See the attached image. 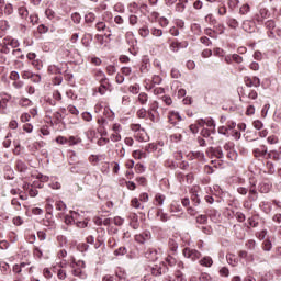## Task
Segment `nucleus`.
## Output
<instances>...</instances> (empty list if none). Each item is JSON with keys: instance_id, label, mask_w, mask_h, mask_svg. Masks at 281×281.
<instances>
[{"instance_id": "obj_46", "label": "nucleus", "mask_w": 281, "mask_h": 281, "mask_svg": "<svg viewBox=\"0 0 281 281\" xmlns=\"http://www.w3.org/2000/svg\"><path fill=\"white\" fill-rule=\"evenodd\" d=\"M134 137H136L138 142H146V130H144V133L138 132L134 134Z\"/></svg>"}, {"instance_id": "obj_4", "label": "nucleus", "mask_w": 281, "mask_h": 281, "mask_svg": "<svg viewBox=\"0 0 281 281\" xmlns=\"http://www.w3.org/2000/svg\"><path fill=\"white\" fill-rule=\"evenodd\" d=\"M269 149L266 147V145H260L252 150V155L256 157V159H267Z\"/></svg>"}, {"instance_id": "obj_21", "label": "nucleus", "mask_w": 281, "mask_h": 281, "mask_svg": "<svg viewBox=\"0 0 281 281\" xmlns=\"http://www.w3.org/2000/svg\"><path fill=\"white\" fill-rule=\"evenodd\" d=\"M266 159H272V161H280L281 160L280 151L276 149L268 151V156Z\"/></svg>"}, {"instance_id": "obj_12", "label": "nucleus", "mask_w": 281, "mask_h": 281, "mask_svg": "<svg viewBox=\"0 0 281 281\" xmlns=\"http://www.w3.org/2000/svg\"><path fill=\"white\" fill-rule=\"evenodd\" d=\"M44 227H47V229H56V222L52 220V213H47L45 218L43 220Z\"/></svg>"}, {"instance_id": "obj_40", "label": "nucleus", "mask_w": 281, "mask_h": 281, "mask_svg": "<svg viewBox=\"0 0 281 281\" xmlns=\"http://www.w3.org/2000/svg\"><path fill=\"white\" fill-rule=\"evenodd\" d=\"M133 157L134 159H146V153L142 151V150H134L133 151Z\"/></svg>"}, {"instance_id": "obj_55", "label": "nucleus", "mask_w": 281, "mask_h": 281, "mask_svg": "<svg viewBox=\"0 0 281 281\" xmlns=\"http://www.w3.org/2000/svg\"><path fill=\"white\" fill-rule=\"evenodd\" d=\"M170 212L175 213V212H181V205H179V203L173 202L170 205Z\"/></svg>"}, {"instance_id": "obj_11", "label": "nucleus", "mask_w": 281, "mask_h": 281, "mask_svg": "<svg viewBox=\"0 0 281 281\" xmlns=\"http://www.w3.org/2000/svg\"><path fill=\"white\" fill-rule=\"evenodd\" d=\"M168 120L175 126V125L179 124V122H181V120H183V119L181 117V114H179V112L170 111L168 113Z\"/></svg>"}, {"instance_id": "obj_10", "label": "nucleus", "mask_w": 281, "mask_h": 281, "mask_svg": "<svg viewBox=\"0 0 281 281\" xmlns=\"http://www.w3.org/2000/svg\"><path fill=\"white\" fill-rule=\"evenodd\" d=\"M244 82H245L246 87H249V88L260 87V78H258V77H252V78L251 77H245Z\"/></svg>"}, {"instance_id": "obj_3", "label": "nucleus", "mask_w": 281, "mask_h": 281, "mask_svg": "<svg viewBox=\"0 0 281 281\" xmlns=\"http://www.w3.org/2000/svg\"><path fill=\"white\" fill-rule=\"evenodd\" d=\"M182 254L184 258L192 260V262H196L201 258V251L192 248H184Z\"/></svg>"}, {"instance_id": "obj_31", "label": "nucleus", "mask_w": 281, "mask_h": 281, "mask_svg": "<svg viewBox=\"0 0 281 281\" xmlns=\"http://www.w3.org/2000/svg\"><path fill=\"white\" fill-rule=\"evenodd\" d=\"M18 172H27V165L22 160L16 161Z\"/></svg>"}, {"instance_id": "obj_25", "label": "nucleus", "mask_w": 281, "mask_h": 281, "mask_svg": "<svg viewBox=\"0 0 281 281\" xmlns=\"http://www.w3.org/2000/svg\"><path fill=\"white\" fill-rule=\"evenodd\" d=\"M166 201V195L161 193H157L155 195V204L161 207L164 205V202Z\"/></svg>"}, {"instance_id": "obj_1", "label": "nucleus", "mask_w": 281, "mask_h": 281, "mask_svg": "<svg viewBox=\"0 0 281 281\" xmlns=\"http://www.w3.org/2000/svg\"><path fill=\"white\" fill-rule=\"evenodd\" d=\"M86 265L83 260H76V258H71L70 260V268L72 276L76 278H80L81 280H87V273L82 271L85 269Z\"/></svg>"}, {"instance_id": "obj_58", "label": "nucleus", "mask_w": 281, "mask_h": 281, "mask_svg": "<svg viewBox=\"0 0 281 281\" xmlns=\"http://www.w3.org/2000/svg\"><path fill=\"white\" fill-rule=\"evenodd\" d=\"M200 281H212V276H210L207 272H202L199 277Z\"/></svg>"}, {"instance_id": "obj_49", "label": "nucleus", "mask_w": 281, "mask_h": 281, "mask_svg": "<svg viewBox=\"0 0 281 281\" xmlns=\"http://www.w3.org/2000/svg\"><path fill=\"white\" fill-rule=\"evenodd\" d=\"M150 33L153 34V36H156V37H161L164 36V31L161 29H156V27H153L150 30Z\"/></svg>"}, {"instance_id": "obj_39", "label": "nucleus", "mask_w": 281, "mask_h": 281, "mask_svg": "<svg viewBox=\"0 0 281 281\" xmlns=\"http://www.w3.org/2000/svg\"><path fill=\"white\" fill-rule=\"evenodd\" d=\"M82 214H83L82 212L79 213V212L74 211L75 225H77V223L85 221V216H82Z\"/></svg>"}, {"instance_id": "obj_29", "label": "nucleus", "mask_w": 281, "mask_h": 281, "mask_svg": "<svg viewBox=\"0 0 281 281\" xmlns=\"http://www.w3.org/2000/svg\"><path fill=\"white\" fill-rule=\"evenodd\" d=\"M138 102L142 105H146L148 104V94L146 92H140L138 94Z\"/></svg>"}, {"instance_id": "obj_28", "label": "nucleus", "mask_w": 281, "mask_h": 281, "mask_svg": "<svg viewBox=\"0 0 281 281\" xmlns=\"http://www.w3.org/2000/svg\"><path fill=\"white\" fill-rule=\"evenodd\" d=\"M248 200L249 201H258V191L256 190V188L249 189Z\"/></svg>"}, {"instance_id": "obj_2", "label": "nucleus", "mask_w": 281, "mask_h": 281, "mask_svg": "<svg viewBox=\"0 0 281 281\" xmlns=\"http://www.w3.org/2000/svg\"><path fill=\"white\" fill-rule=\"evenodd\" d=\"M269 16H271L269 9L259 8L258 12L252 16V21L258 23V25H262L265 23V20L269 19Z\"/></svg>"}, {"instance_id": "obj_16", "label": "nucleus", "mask_w": 281, "mask_h": 281, "mask_svg": "<svg viewBox=\"0 0 281 281\" xmlns=\"http://www.w3.org/2000/svg\"><path fill=\"white\" fill-rule=\"evenodd\" d=\"M100 87H99V93L100 95H104L106 91L111 89V83H109V79H105L103 81H100Z\"/></svg>"}, {"instance_id": "obj_18", "label": "nucleus", "mask_w": 281, "mask_h": 281, "mask_svg": "<svg viewBox=\"0 0 281 281\" xmlns=\"http://www.w3.org/2000/svg\"><path fill=\"white\" fill-rule=\"evenodd\" d=\"M199 265L201 267H206L207 269H210V267H212V265H214V260L212 259V257L210 256H204L200 261Z\"/></svg>"}, {"instance_id": "obj_61", "label": "nucleus", "mask_w": 281, "mask_h": 281, "mask_svg": "<svg viewBox=\"0 0 281 281\" xmlns=\"http://www.w3.org/2000/svg\"><path fill=\"white\" fill-rule=\"evenodd\" d=\"M110 139L111 142H121L122 135H120V133L117 132H114L113 134H111Z\"/></svg>"}, {"instance_id": "obj_44", "label": "nucleus", "mask_w": 281, "mask_h": 281, "mask_svg": "<svg viewBox=\"0 0 281 281\" xmlns=\"http://www.w3.org/2000/svg\"><path fill=\"white\" fill-rule=\"evenodd\" d=\"M136 115L139 120H144L146 117V115H148V112L146 111V109L140 108L137 112Z\"/></svg>"}, {"instance_id": "obj_52", "label": "nucleus", "mask_w": 281, "mask_h": 281, "mask_svg": "<svg viewBox=\"0 0 281 281\" xmlns=\"http://www.w3.org/2000/svg\"><path fill=\"white\" fill-rule=\"evenodd\" d=\"M114 12H119L120 14H124V4L119 2L113 8Z\"/></svg>"}, {"instance_id": "obj_15", "label": "nucleus", "mask_w": 281, "mask_h": 281, "mask_svg": "<svg viewBox=\"0 0 281 281\" xmlns=\"http://www.w3.org/2000/svg\"><path fill=\"white\" fill-rule=\"evenodd\" d=\"M148 271L151 276H161L164 273V268H161V265H154L148 267Z\"/></svg>"}, {"instance_id": "obj_51", "label": "nucleus", "mask_w": 281, "mask_h": 281, "mask_svg": "<svg viewBox=\"0 0 281 281\" xmlns=\"http://www.w3.org/2000/svg\"><path fill=\"white\" fill-rule=\"evenodd\" d=\"M95 78L97 80H99V82H102L104 80H108L106 79V75H104V72L102 70H98L97 74H95Z\"/></svg>"}, {"instance_id": "obj_36", "label": "nucleus", "mask_w": 281, "mask_h": 281, "mask_svg": "<svg viewBox=\"0 0 281 281\" xmlns=\"http://www.w3.org/2000/svg\"><path fill=\"white\" fill-rule=\"evenodd\" d=\"M260 207H261V210H262L266 214H269V213L271 212V210H272L271 203H269V202H261V203H260Z\"/></svg>"}, {"instance_id": "obj_63", "label": "nucleus", "mask_w": 281, "mask_h": 281, "mask_svg": "<svg viewBox=\"0 0 281 281\" xmlns=\"http://www.w3.org/2000/svg\"><path fill=\"white\" fill-rule=\"evenodd\" d=\"M175 281H187V280L181 271H177Z\"/></svg>"}, {"instance_id": "obj_45", "label": "nucleus", "mask_w": 281, "mask_h": 281, "mask_svg": "<svg viewBox=\"0 0 281 281\" xmlns=\"http://www.w3.org/2000/svg\"><path fill=\"white\" fill-rule=\"evenodd\" d=\"M34 72H32V70L27 69V70H23L21 72V77L23 78V80H30V78H32Z\"/></svg>"}, {"instance_id": "obj_27", "label": "nucleus", "mask_w": 281, "mask_h": 281, "mask_svg": "<svg viewBox=\"0 0 281 281\" xmlns=\"http://www.w3.org/2000/svg\"><path fill=\"white\" fill-rule=\"evenodd\" d=\"M138 34L139 36H142L143 38H147V36L150 35V29H148V26L144 25L143 27H140L138 30Z\"/></svg>"}, {"instance_id": "obj_57", "label": "nucleus", "mask_w": 281, "mask_h": 281, "mask_svg": "<svg viewBox=\"0 0 281 281\" xmlns=\"http://www.w3.org/2000/svg\"><path fill=\"white\" fill-rule=\"evenodd\" d=\"M128 21H130V25H137V21H139V18H137V15H135V13H132L128 16Z\"/></svg>"}, {"instance_id": "obj_20", "label": "nucleus", "mask_w": 281, "mask_h": 281, "mask_svg": "<svg viewBox=\"0 0 281 281\" xmlns=\"http://www.w3.org/2000/svg\"><path fill=\"white\" fill-rule=\"evenodd\" d=\"M209 218H211L213 223H221V213L216 210H210Z\"/></svg>"}, {"instance_id": "obj_17", "label": "nucleus", "mask_w": 281, "mask_h": 281, "mask_svg": "<svg viewBox=\"0 0 281 281\" xmlns=\"http://www.w3.org/2000/svg\"><path fill=\"white\" fill-rule=\"evenodd\" d=\"M247 98L249 100H258V92L256 90H250L248 94L243 93L240 97V102H246Z\"/></svg>"}, {"instance_id": "obj_47", "label": "nucleus", "mask_w": 281, "mask_h": 281, "mask_svg": "<svg viewBox=\"0 0 281 281\" xmlns=\"http://www.w3.org/2000/svg\"><path fill=\"white\" fill-rule=\"evenodd\" d=\"M146 153H155L157 150V144L155 143H149L148 145L145 146Z\"/></svg>"}, {"instance_id": "obj_43", "label": "nucleus", "mask_w": 281, "mask_h": 281, "mask_svg": "<svg viewBox=\"0 0 281 281\" xmlns=\"http://www.w3.org/2000/svg\"><path fill=\"white\" fill-rule=\"evenodd\" d=\"M18 12L22 19H27V15L30 14V12L27 11V8L25 7H20Z\"/></svg>"}, {"instance_id": "obj_33", "label": "nucleus", "mask_w": 281, "mask_h": 281, "mask_svg": "<svg viewBox=\"0 0 281 281\" xmlns=\"http://www.w3.org/2000/svg\"><path fill=\"white\" fill-rule=\"evenodd\" d=\"M64 223H65V225H74L75 224L74 211H70V215H66L64 217Z\"/></svg>"}, {"instance_id": "obj_19", "label": "nucleus", "mask_w": 281, "mask_h": 281, "mask_svg": "<svg viewBox=\"0 0 281 281\" xmlns=\"http://www.w3.org/2000/svg\"><path fill=\"white\" fill-rule=\"evenodd\" d=\"M3 45H7V47H12V49H16V47H19L20 43H19V40L9 37V38L3 40Z\"/></svg>"}, {"instance_id": "obj_35", "label": "nucleus", "mask_w": 281, "mask_h": 281, "mask_svg": "<svg viewBox=\"0 0 281 281\" xmlns=\"http://www.w3.org/2000/svg\"><path fill=\"white\" fill-rule=\"evenodd\" d=\"M19 105L24 106V108L32 106V100H30L29 98L23 97V98L20 99Z\"/></svg>"}, {"instance_id": "obj_34", "label": "nucleus", "mask_w": 281, "mask_h": 281, "mask_svg": "<svg viewBox=\"0 0 281 281\" xmlns=\"http://www.w3.org/2000/svg\"><path fill=\"white\" fill-rule=\"evenodd\" d=\"M80 142H82V139H80L78 136H69L68 138L69 146H77V144H80Z\"/></svg>"}, {"instance_id": "obj_14", "label": "nucleus", "mask_w": 281, "mask_h": 281, "mask_svg": "<svg viewBox=\"0 0 281 281\" xmlns=\"http://www.w3.org/2000/svg\"><path fill=\"white\" fill-rule=\"evenodd\" d=\"M226 25H228V27H231V30H238L240 22H238V20H236V18L227 16Z\"/></svg>"}, {"instance_id": "obj_23", "label": "nucleus", "mask_w": 281, "mask_h": 281, "mask_svg": "<svg viewBox=\"0 0 281 281\" xmlns=\"http://www.w3.org/2000/svg\"><path fill=\"white\" fill-rule=\"evenodd\" d=\"M23 190H29L30 196H38V190H36L34 187H31L29 183L23 184Z\"/></svg>"}, {"instance_id": "obj_38", "label": "nucleus", "mask_w": 281, "mask_h": 281, "mask_svg": "<svg viewBox=\"0 0 281 281\" xmlns=\"http://www.w3.org/2000/svg\"><path fill=\"white\" fill-rule=\"evenodd\" d=\"M131 131H133L134 135H137V133H143L144 134V128H142V125L139 124H132L130 126Z\"/></svg>"}, {"instance_id": "obj_48", "label": "nucleus", "mask_w": 281, "mask_h": 281, "mask_svg": "<svg viewBox=\"0 0 281 281\" xmlns=\"http://www.w3.org/2000/svg\"><path fill=\"white\" fill-rule=\"evenodd\" d=\"M0 30H2V32L10 30V22H8V20H1L0 21Z\"/></svg>"}, {"instance_id": "obj_50", "label": "nucleus", "mask_w": 281, "mask_h": 281, "mask_svg": "<svg viewBox=\"0 0 281 281\" xmlns=\"http://www.w3.org/2000/svg\"><path fill=\"white\" fill-rule=\"evenodd\" d=\"M139 89H140L139 85L136 83V85L130 86L128 91H130V93L137 95V93H139Z\"/></svg>"}, {"instance_id": "obj_59", "label": "nucleus", "mask_w": 281, "mask_h": 281, "mask_svg": "<svg viewBox=\"0 0 281 281\" xmlns=\"http://www.w3.org/2000/svg\"><path fill=\"white\" fill-rule=\"evenodd\" d=\"M267 142H268V144L273 145V144H278V142H280V139L276 135H270V136H268Z\"/></svg>"}, {"instance_id": "obj_60", "label": "nucleus", "mask_w": 281, "mask_h": 281, "mask_svg": "<svg viewBox=\"0 0 281 281\" xmlns=\"http://www.w3.org/2000/svg\"><path fill=\"white\" fill-rule=\"evenodd\" d=\"M127 250L126 247H120L114 251V256H126Z\"/></svg>"}, {"instance_id": "obj_22", "label": "nucleus", "mask_w": 281, "mask_h": 281, "mask_svg": "<svg viewBox=\"0 0 281 281\" xmlns=\"http://www.w3.org/2000/svg\"><path fill=\"white\" fill-rule=\"evenodd\" d=\"M156 216L162 222V223H167V221H170V216L168 215V213H164V209H158Z\"/></svg>"}, {"instance_id": "obj_42", "label": "nucleus", "mask_w": 281, "mask_h": 281, "mask_svg": "<svg viewBox=\"0 0 281 281\" xmlns=\"http://www.w3.org/2000/svg\"><path fill=\"white\" fill-rule=\"evenodd\" d=\"M132 207H135V210H144V205H142V203H139V199L134 198L132 200Z\"/></svg>"}, {"instance_id": "obj_56", "label": "nucleus", "mask_w": 281, "mask_h": 281, "mask_svg": "<svg viewBox=\"0 0 281 281\" xmlns=\"http://www.w3.org/2000/svg\"><path fill=\"white\" fill-rule=\"evenodd\" d=\"M233 182L235 183V186H237V188L241 187V186H245V179L240 178V177H235L233 179Z\"/></svg>"}, {"instance_id": "obj_37", "label": "nucleus", "mask_w": 281, "mask_h": 281, "mask_svg": "<svg viewBox=\"0 0 281 281\" xmlns=\"http://www.w3.org/2000/svg\"><path fill=\"white\" fill-rule=\"evenodd\" d=\"M262 249H263V251H271V249H273V244H271L270 239L263 240Z\"/></svg>"}, {"instance_id": "obj_30", "label": "nucleus", "mask_w": 281, "mask_h": 281, "mask_svg": "<svg viewBox=\"0 0 281 281\" xmlns=\"http://www.w3.org/2000/svg\"><path fill=\"white\" fill-rule=\"evenodd\" d=\"M55 207L57 212H61V213L67 212V204H65V202L63 201H57L55 203Z\"/></svg>"}, {"instance_id": "obj_64", "label": "nucleus", "mask_w": 281, "mask_h": 281, "mask_svg": "<svg viewBox=\"0 0 281 281\" xmlns=\"http://www.w3.org/2000/svg\"><path fill=\"white\" fill-rule=\"evenodd\" d=\"M102 281H120V280H117V278H115V276L105 274V276L102 278Z\"/></svg>"}, {"instance_id": "obj_13", "label": "nucleus", "mask_w": 281, "mask_h": 281, "mask_svg": "<svg viewBox=\"0 0 281 281\" xmlns=\"http://www.w3.org/2000/svg\"><path fill=\"white\" fill-rule=\"evenodd\" d=\"M95 29L98 30V32H109V33H105V36L106 38H111V29L106 26V23L98 22L95 24Z\"/></svg>"}, {"instance_id": "obj_26", "label": "nucleus", "mask_w": 281, "mask_h": 281, "mask_svg": "<svg viewBox=\"0 0 281 281\" xmlns=\"http://www.w3.org/2000/svg\"><path fill=\"white\" fill-rule=\"evenodd\" d=\"M249 12H251V7L247 3L243 4L239 8V14L240 16H245L246 14H249Z\"/></svg>"}, {"instance_id": "obj_5", "label": "nucleus", "mask_w": 281, "mask_h": 281, "mask_svg": "<svg viewBox=\"0 0 281 281\" xmlns=\"http://www.w3.org/2000/svg\"><path fill=\"white\" fill-rule=\"evenodd\" d=\"M153 238V235L150 234V231H145L140 234L135 235L136 243H139V245H144V243H148Z\"/></svg>"}, {"instance_id": "obj_7", "label": "nucleus", "mask_w": 281, "mask_h": 281, "mask_svg": "<svg viewBox=\"0 0 281 281\" xmlns=\"http://www.w3.org/2000/svg\"><path fill=\"white\" fill-rule=\"evenodd\" d=\"M207 155L211 157H215L216 159H223V157H225V155L223 154V148L222 147H210L207 149Z\"/></svg>"}, {"instance_id": "obj_53", "label": "nucleus", "mask_w": 281, "mask_h": 281, "mask_svg": "<svg viewBox=\"0 0 281 281\" xmlns=\"http://www.w3.org/2000/svg\"><path fill=\"white\" fill-rule=\"evenodd\" d=\"M266 29L269 30V31H273L276 30V21L273 20H268L266 23Z\"/></svg>"}, {"instance_id": "obj_9", "label": "nucleus", "mask_w": 281, "mask_h": 281, "mask_svg": "<svg viewBox=\"0 0 281 281\" xmlns=\"http://www.w3.org/2000/svg\"><path fill=\"white\" fill-rule=\"evenodd\" d=\"M145 258H147V260H149L150 262H155V260L159 259V251L155 248H149L145 252Z\"/></svg>"}, {"instance_id": "obj_62", "label": "nucleus", "mask_w": 281, "mask_h": 281, "mask_svg": "<svg viewBox=\"0 0 281 281\" xmlns=\"http://www.w3.org/2000/svg\"><path fill=\"white\" fill-rule=\"evenodd\" d=\"M175 10H176V12H184V10H186V4H183V2H180V1H179V2L176 4Z\"/></svg>"}, {"instance_id": "obj_41", "label": "nucleus", "mask_w": 281, "mask_h": 281, "mask_svg": "<svg viewBox=\"0 0 281 281\" xmlns=\"http://www.w3.org/2000/svg\"><path fill=\"white\" fill-rule=\"evenodd\" d=\"M240 3V0H228L227 5L229 10H236Z\"/></svg>"}, {"instance_id": "obj_6", "label": "nucleus", "mask_w": 281, "mask_h": 281, "mask_svg": "<svg viewBox=\"0 0 281 281\" xmlns=\"http://www.w3.org/2000/svg\"><path fill=\"white\" fill-rule=\"evenodd\" d=\"M241 27L245 32H248V34H254V32H256V21L245 20Z\"/></svg>"}, {"instance_id": "obj_24", "label": "nucleus", "mask_w": 281, "mask_h": 281, "mask_svg": "<svg viewBox=\"0 0 281 281\" xmlns=\"http://www.w3.org/2000/svg\"><path fill=\"white\" fill-rule=\"evenodd\" d=\"M127 10L131 14H137L139 12V4L137 2H131L127 5Z\"/></svg>"}, {"instance_id": "obj_32", "label": "nucleus", "mask_w": 281, "mask_h": 281, "mask_svg": "<svg viewBox=\"0 0 281 281\" xmlns=\"http://www.w3.org/2000/svg\"><path fill=\"white\" fill-rule=\"evenodd\" d=\"M206 126H207L209 128H212V130H211L212 133H216V123L214 122V119L207 117V119H206Z\"/></svg>"}, {"instance_id": "obj_54", "label": "nucleus", "mask_w": 281, "mask_h": 281, "mask_svg": "<svg viewBox=\"0 0 281 281\" xmlns=\"http://www.w3.org/2000/svg\"><path fill=\"white\" fill-rule=\"evenodd\" d=\"M57 278L58 280H65L67 278V271H65L63 268L58 269Z\"/></svg>"}, {"instance_id": "obj_8", "label": "nucleus", "mask_w": 281, "mask_h": 281, "mask_svg": "<svg viewBox=\"0 0 281 281\" xmlns=\"http://www.w3.org/2000/svg\"><path fill=\"white\" fill-rule=\"evenodd\" d=\"M191 202L193 205H201V194H199V187L191 189Z\"/></svg>"}]
</instances>
